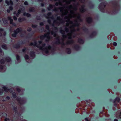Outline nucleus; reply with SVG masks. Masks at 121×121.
Wrapping results in <instances>:
<instances>
[{
  "instance_id": "4d7b16f0",
  "label": "nucleus",
  "mask_w": 121,
  "mask_h": 121,
  "mask_svg": "<svg viewBox=\"0 0 121 121\" xmlns=\"http://www.w3.org/2000/svg\"><path fill=\"white\" fill-rule=\"evenodd\" d=\"M25 5H28V3L27 1H25L24 3Z\"/></svg>"
},
{
  "instance_id": "aec40b11",
  "label": "nucleus",
  "mask_w": 121,
  "mask_h": 121,
  "mask_svg": "<svg viewBox=\"0 0 121 121\" xmlns=\"http://www.w3.org/2000/svg\"><path fill=\"white\" fill-rule=\"evenodd\" d=\"M23 15L24 16H26L28 17H31V15L28 13H23Z\"/></svg>"
},
{
  "instance_id": "423d86ee",
  "label": "nucleus",
  "mask_w": 121,
  "mask_h": 121,
  "mask_svg": "<svg viewBox=\"0 0 121 121\" xmlns=\"http://www.w3.org/2000/svg\"><path fill=\"white\" fill-rule=\"evenodd\" d=\"M19 43H20L21 44H24L23 42L22 41L20 42H19L15 43L13 46V47L16 49H18L20 48V44Z\"/></svg>"
},
{
  "instance_id": "8fccbe9b",
  "label": "nucleus",
  "mask_w": 121,
  "mask_h": 121,
  "mask_svg": "<svg viewBox=\"0 0 121 121\" xmlns=\"http://www.w3.org/2000/svg\"><path fill=\"white\" fill-rule=\"evenodd\" d=\"M65 30L66 32H68L69 31V29L68 28L65 27Z\"/></svg>"
},
{
  "instance_id": "4468645a",
  "label": "nucleus",
  "mask_w": 121,
  "mask_h": 121,
  "mask_svg": "<svg viewBox=\"0 0 121 121\" xmlns=\"http://www.w3.org/2000/svg\"><path fill=\"white\" fill-rule=\"evenodd\" d=\"M78 42L79 43L83 44L84 43V41L82 39L79 38L78 39Z\"/></svg>"
},
{
  "instance_id": "de8ad7c7",
  "label": "nucleus",
  "mask_w": 121,
  "mask_h": 121,
  "mask_svg": "<svg viewBox=\"0 0 121 121\" xmlns=\"http://www.w3.org/2000/svg\"><path fill=\"white\" fill-rule=\"evenodd\" d=\"M13 5H11L9 7V9L10 10H12L13 9Z\"/></svg>"
},
{
  "instance_id": "1a4fd4ad",
  "label": "nucleus",
  "mask_w": 121,
  "mask_h": 121,
  "mask_svg": "<svg viewBox=\"0 0 121 121\" xmlns=\"http://www.w3.org/2000/svg\"><path fill=\"white\" fill-rule=\"evenodd\" d=\"M86 21L89 24H90L92 22V18L91 17H88L86 18Z\"/></svg>"
},
{
  "instance_id": "39448f33",
  "label": "nucleus",
  "mask_w": 121,
  "mask_h": 121,
  "mask_svg": "<svg viewBox=\"0 0 121 121\" xmlns=\"http://www.w3.org/2000/svg\"><path fill=\"white\" fill-rule=\"evenodd\" d=\"M56 41L54 43L56 44H62V46H64L65 45V44L63 42L62 43L60 42V39L59 37H58L56 38Z\"/></svg>"
},
{
  "instance_id": "69168bd1",
  "label": "nucleus",
  "mask_w": 121,
  "mask_h": 121,
  "mask_svg": "<svg viewBox=\"0 0 121 121\" xmlns=\"http://www.w3.org/2000/svg\"><path fill=\"white\" fill-rule=\"evenodd\" d=\"M5 118L4 119L5 121H9L10 120V119L9 118H7L6 117H5Z\"/></svg>"
},
{
  "instance_id": "f3484780",
  "label": "nucleus",
  "mask_w": 121,
  "mask_h": 121,
  "mask_svg": "<svg viewBox=\"0 0 121 121\" xmlns=\"http://www.w3.org/2000/svg\"><path fill=\"white\" fill-rule=\"evenodd\" d=\"M75 23L74 24L73 26H72L73 27L74 26H77V27H78L79 25L80 24L77 21H75Z\"/></svg>"
},
{
  "instance_id": "c756f323",
  "label": "nucleus",
  "mask_w": 121,
  "mask_h": 121,
  "mask_svg": "<svg viewBox=\"0 0 121 121\" xmlns=\"http://www.w3.org/2000/svg\"><path fill=\"white\" fill-rule=\"evenodd\" d=\"M67 53L68 54H70L71 53V50L70 48H67L66 49Z\"/></svg>"
},
{
  "instance_id": "13d9d810",
  "label": "nucleus",
  "mask_w": 121,
  "mask_h": 121,
  "mask_svg": "<svg viewBox=\"0 0 121 121\" xmlns=\"http://www.w3.org/2000/svg\"><path fill=\"white\" fill-rule=\"evenodd\" d=\"M36 18V19L37 20H40L41 19L40 16H37Z\"/></svg>"
},
{
  "instance_id": "338daca9",
  "label": "nucleus",
  "mask_w": 121,
  "mask_h": 121,
  "mask_svg": "<svg viewBox=\"0 0 121 121\" xmlns=\"http://www.w3.org/2000/svg\"><path fill=\"white\" fill-rule=\"evenodd\" d=\"M113 45L114 46H116L117 45V43L116 42H114L113 43Z\"/></svg>"
},
{
  "instance_id": "6e6d98bb",
  "label": "nucleus",
  "mask_w": 121,
  "mask_h": 121,
  "mask_svg": "<svg viewBox=\"0 0 121 121\" xmlns=\"http://www.w3.org/2000/svg\"><path fill=\"white\" fill-rule=\"evenodd\" d=\"M59 9H60V11L61 12H62L63 10V7H60L59 8Z\"/></svg>"
},
{
  "instance_id": "b1692460",
  "label": "nucleus",
  "mask_w": 121,
  "mask_h": 121,
  "mask_svg": "<svg viewBox=\"0 0 121 121\" xmlns=\"http://www.w3.org/2000/svg\"><path fill=\"white\" fill-rule=\"evenodd\" d=\"M17 100L18 101V103L21 105L22 104V103L21 102V98L20 97H17Z\"/></svg>"
},
{
  "instance_id": "9d476101",
  "label": "nucleus",
  "mask_w": 121,
  "mask_h": 121,
  "mask_svg": "<svg viewBox=\"0 0 121 121\" xmlns=\"http://www.w3.org/2000/svg\"><path fill=\"white\" fill-rule=\"evenodd\" d=\"M20 9H19L17 11V13L20 14L21 13V10H25V7L23 6H20Z\"/></svg>"
},
{
  "instance_id": "4c0bfd02",
  "label": "nucleus",
  "mask_w": 121,
  "mask_h": 121,
  "mask_svg": "<svg viewBox=\"0 0 121 121\" xmlns=\"http://www.w3.org/2000/svg\"><path fill=\"white\" fill-rule=\"evenodd\" d=\"M5 60L4 59H1L0 60V63L1 64H4L5 62Z\"/></svg>"
},
{
  "instance_id": "f03ea898",
  "label": "nucleus",
  "mask_w": 121,
  "mask_h": 121,
  "mask_svg": "<svg viewBox=\"0 0 121 121\" xmlns=\"http://www.w3.org/2000/svg\"><path fill=\"white\" fill-rule=\"evenodd\" d=\"M49 32H48L46 34H44L43 35H41L40 37V39L41 40H43L45 38H47V39L46 40V41H48L50 39V37L49 35Z\"/></svg>"
},
{
  "instance_id": "a18cd8bd",
  "label": "nucleus",
  "mask_w": 121,
  "mask_h": 121,
  "mask_svg": "<svg viewBox=\"0 0 121 121\" xmlns=\"http://www.w3.org/2000/svg\"><path fill=\"white\" fill-rule=\"evenodd\" d=\"M37 25H36L32 24L31 27L32 28H35L37 27Z\"/></svg>"
},
{
  "instance_id": "79ce46f5",
  "label": "nucleus",
  "mask_w": 121,
  "mask_h": 121,
  "mask_svg": "<svg viewBox=\"0 0 121 121\" xmlns=\"http://www.w3.org/2000/svg\"><path fill=\"white\" fill-rule=\"evenodd\" d=\"M27 50V48L26 47H24L23 49H22V52L24 53H25L26 51Z\"/></svg>"
},
{
  "instance_id": "dca6fc26",
  "label": "nucleus",
  "mask_w": 121,
  "mask_h": 121,
  "mask_svg": "<svg viewBox=\"0 0 121 121\" xmlns=\"http://www.w3.org/2000/svg\"><path fill=\"white\" fill-rule=\"evenodd\" d=\"M30 12H34L35 11V9L34 7H31L30 8L29 10Z\"/></svg>"
},
{
  "instance_id": "412c9836",
  "label": "nucleus",
  "mask_w": 121,
  "mask_h": 121,
  "mask_svg": "<svg viewBox=\"0 0 121 121\" xmlns=\"http://www.w3.org/2000/svg\"><path fill=\"white\" fill-rule=\"evenodd\" d=\"M60 33L62 35H63V37H66V36L65 35V31L63 30H60Z\"/></svg>"
},
{
  "instance_id": "37998d69",
  "label": "nucleus",
  "mask_w": 121,
  "mask_h": 121,
  "mask_svg": "<svg viewBox=\"0 0 121 121\" xmlns=\"http://www.w3.org/2000/svg\"><path fill=\"white\" fill-rule=\"evenodd\" d=\"M46 30H47L49 31H50V29L49 28V27L48 25H47L46 26Z\"/></svg>"
},
{
  "instance_id": "0eeeda50",
  "label": "nucleus",
  "mask_w": 121,
  "mask_h": 121,
  "mask_svg": "<svg viewBox=\"0 0 121 121\" xmlns=\"http://www.w3.org/2000/svg\"><path fill=\"white\" fill-rule=\"evenodd\" d=\"M2 88L4 90V91L5 92H7L8 91H9L12 92L13 91V90L12 88H10L9 89L8 87L6 86H4L2 87Z\"/></svg>"
},
{
  "instance_id": "5701e85b",
  "label": "nucleus",
  "mask_w": 121,
  "mask_h": 121,
  "mask_svg": "<svg viewBox=\"0 0 121 121\" xmlns=\"http://www.w3.org/2000/svg\"><path fill=\"white\" fill-rule=\"evenodd\" d=\"M8 20L10 21V23L11 24H13V20L12 19V17L10 16H8Z\"/></svg>"
},
{
  "instance_id": "680f3d73",
  "label": "nucleus",
  "mask_w": 121,
  "mask_h": 121,
  "mask_svg": "<svg viewBox=\"0 0 121 121\" xmlns=\"http://www.w3.org/2000/svg\"><path fill=\"white\" fill-rule=\"evenodd\" d=\"M113 4L114 7H116L117 6V3L116 2L113 3Z\"/></svg>"
},
{
  "instance_id": "864d4df0",
  "label": "nucleus",
  "mask_w": 121,
  "mask_h": 121,
  "mask_svg": "<svg viewBox=\"0 0 121 121\" xmlns=\"http://www.w3.org/2000/svg\"><path fill=\"white\" fill-rule=\"evenodd\" d=\"M73 7V6L72 5H70L69 7H66V8L68 9H71Z\"/></svg>"
},
{
  "instance_id": "bb28decb",
  "label": "nucleus",
  "mask_w": 121,
  "mask_h": 121,
  "mask_svg": "<svg viewBox=\"0 0 121 121\" xmlns=\"http://www.w3.org/2000/svg\"><path fill=\"white\" fill-rule=\"evenodd\" d=\"M98 8L101 11H102L104 10V8L100 4Z\"/></svg>"
},
{
  "instance_id": "20e7f679",
  "label": "nucleus",
  "mask_w": 121,
  "mask_h": 121,
  "mask_svg": "<svg viewBox=\"0 0 121 121\" xmlns=\"http://www.w3.org/2000/svg\"><path fill=\"white\" fill-rule=\"evenodd\" d=\"M52 49L53 50H55L54 47H53L51 46L50 45H49L47 47V48L46 47L45 48H44V49L42 50L45 52L46 54H48L49 53V50L48 49Z\"/></svg>"
},
{
  "instance_id": "cd10ccee",
  "label": "nucleus",
  "mask_w": 121,
  "mask_h": 121,
  "mask_svg": "<svg viewBox=\"0 0 121 121\" xmlns=\"http://www.w3.org/2000/svg\"><path fill=\"white\" fill-rule=\"evenodd\" d=\"M74 43V41L73 40L68 41L66 43L67 44H73Z\"/></svg>"
},
{
  "instance_id": "f257e3e1",
  "label": "nucleus",
  "mask_w": 121,
  "mask_h": 121,
  "mask_svg": "<svg viewBox=\"0 0 121 121\" xmlns=\"http://www.w3.org/2000/svg\"><path fill=\"white\" fill-rule=\"evenodd\" d=\"M46 45L45 43H43L42 44V46H41L39 44H37V43L36 40H35L33 43H31L30 44V45L31 46H36L37 48L39 49L40 50H43L44 48H43L45 47Z\"/></svg>"
},
{
  "instance_id": "0e129e2a",
  "label": "nucleus",
  "mask_w": 121,
  "mask_h": 121,
  "mask_svg": "<svg viewBox=\"0 0 121 121\" xmlns=\"http://www.w3.org/2000/svg\"><path fill=\"white\" fill-rule=\"evenodd\" d=\"M4 68V66L3 65H0V69H3Z\"/></svg>"
},
{
  "instance_id": "5fc2aeb1",
  "label": "nucleus",
  "mask_w": 121,
  "mask_h": 121,
  "mask_svg": "<svg viewBox=\"0 0 121 121\" xmlns=\"http://www.w3.org/2000/svg\"><path fill=\"white\" fill-rule=\"evenodd\" d=\"M32 30V29L30 27H29L27 29V31L28 32H30Z\"/></svg>"
},
{
  "instance_id": "774afa93",
  "label": "nucleus",
  "mask_w": 121,
  "mask_h": 121,
  "mask_svg": "<svg viewBox=\"0 0 121 121\" xmlns=\"http://www.w3.org/2000/svg\"><path fill=\"white\" fill-rule=\"evenodd\" d=\"M17 91L19 92H20L21 91L20 89L19 88H17Z\"/></svg>"
},
{
  "instance_id": "a878e982",
  "label": "nucleus",
  "mask_w": 121,
  "mask_h": 121,
  "mask_svg": "<svg viewBox=\"0 0 121 121\" xmlns=\"http://www.w3.org/2000/svg\"><path fill=\"white\" fill-rule=\"evenodd\" d=\"M100 4L104 8L106 6V2L105 1L102 2Z\"/></svg>"
},
{
  "instance_id": "a19ab883",
  "label": "nucleus",
  "mask_w": 121,
  "mask_h": 121,
  "mask_svg": "<svg viewBox=\"0 0 121 121\" xmlns=\"http://www.w3.org/2000/svg\"><path fill=\"white\" fill-rule=\"evenodd\" d=\"M24 58L26 60H28L29 59V57L28 55L26 54L24 56Z\"/></svg>"
},
{
  "instance_id": "72a5a7b5",
  "label": "nucleus",
  "mask_w": 121,
  "mask_h": 121,
  "mask_svg": "<svg viewBox=\"0 0 121 121\" xmlns=\"http://www.w3.org/2000/svg\"><path fill=\"white\" fill-rule=\"evenodd\" d=\"M83 31L85 32L88 33V29L85 27H83L82 28Z\"/></svg>"
},
{
  "instance_id": "6e6552de",
  "label": "nucleus",
  "mask_w": 121,
  "mask_h": 121,
  "mask_svg": "<svg viewBox=\"0 0 121 121\" xmlns=\"http://www.w3.org/2000/svg\"><path fill=\"white\" fill-rule=\"evenodd\" d=\"M52 14V13L51 12H49L47 13V15L46 14H44V16L47 19H48L49 18L52 19L53 18V16H52V17H50L51 16Z\"/></svg>"
},
{
  "instance_id": "4be33fe9",
  "label": "nucleus",
  "mask_w": 121,
  "mask_h": 121,
  "mask_svg": "<svg viewBox=\"0 0 121 121\" xmlns=\"http://www.w3.org/2000/svg\"><path fill=\"white\" fill-rule=\"evenodd\" d=\"M30 56L32 57H34L35 56V52L33 51H31L30 53Z\"/></svg>"
},
{
  "instance_id": "bf43d9fd",
  "label": "nucleus",
  "mask_w": 121,
  "mask_h": 121,
  "mask_svg": "<svg viewBox=\"0 0 121 121\" xmlns=\"http://www.w3.org/2000/svg\"><path fill=\"white\" fill-rule=\"evenodd\" d=\"M48 19V20L47 21L48 22L49 24H51V21L50 19H49V18Z\"/></svg>"
},
{
  "instance_id": "2eb2a0df",
  "label": "nucleus",
  "mask_w": 121,
  "mask_h": 121,
  "mask_svg": "<svg viewBox=\"0 0 121 121\" xmlns=\"http://www.w3.org/2000/svg\"><path fill=\"white\" fill-rule=\"evenodd\" d=\"M75 50L76 51L78 50L80 48L79 46L78 45L76 44L75 45L74 47Z\"/></svg>"
},
{
  "instance_id": "49530a36",
  "label": "nucleus",
  "mask_w": 121,
  "mask_h": 121,
  "mask_svg": "<svg viewBox=\"0 0 121 121\" xmlns=\"http://www.w3.org/2000/svg\"><path fill=\"white\" fill-rule=\"evenodd\" d=\"M55 6V5H54L50 4L49 5V8L51 9L53 8V7Z\"/></svg>"
},
{
  "instance_id": "a211bd4d",
  "label": "nucleus",
  "mask_w": 121,
  "mask_h": 121,
  "mask_svg": "<svg viewBox=\"0 0 121 121\" xmlns=\"http://www.w3.org/2000/svg\"><path fill=\"white\" fill-rule=\"evenodd\" d=\"M85 6L83 5L82 7V8L81 9H80V11L82 13H84L85 12L86 10V9L84 8Z\"/></svg>"
},
{
  "instance_id": "603ef678",
  "label": "nucleus",
  "mask_w": 121,
  "mask_h": 121,
  "mask_svg": "<svg viewBox=\"0 0 121 121\" xmlns=\"http://www.w3.org/2000/svg\"><path fill=\"white\" fill-rule=\"evenodd\" d=\"M78 16L77 18L78 19V20H79V19H80L81 18V15L80 14L78 13Z\"/></svg>"
},
{
  "instance_id": "e433bc0d",
  "label": "nucleus",
  "mask_w": 121,
  "mask_h": 121,
  "mask_svg": "<svg viewBox=\"0 0 121 121\" xmlns=\"http://www.w3.org/2000/svg\"><path fill=\"white\" fill-rule=\"evenodd\" d=\"M1 116H2V117H7V114L5 112H3Z\"/></svg>"
},
{
  "instance_id": "6ab92c4d",
  "label": "nucleus",
  "mask_w": 121,
  "mask_h": 121,
  "mask_svg": "<svg viewBox=\"0 0 121 121\" xmlns=\"http://www.w3.org/2000/svg\"><path fill=\"white\" fill-rule=\"evenodd\" d=\"M13 111L15 113H17L18 112L17 107V106H13Z\"/></svg>"
},
{
  "instance_id": "ea45409f",
  "label": "nucleus",
  "mask_w": 121,
  "mask_h": 121,
  "mask_svg": "<svg viewBox=\"0 0 121 121\" xmlns=\"http://www.w3.org/2000/svg\"><path fill=\"white\" fill-rule=\"evenodd\" d=\"M12 96L14 98H16L17 97L16 94L14 92L12 93Z\"/></svg>"
},
{
  "instance_id": "9b49d317",
  "label": "nucleus",
  "mask_w": 121,
  "mask_h": 121,
  "mask_svg": "<svg viewBox=\"0 0 121 121\" xmlns=\"http://www.w3.org/2000/svg\"><path fill=\"white\" fill-rule=\"evenodd\" d=\"M5 2L8 5H9L10 4L11 5H13V2L11 0H10L9 1L8 0H5Z\"/></svg>"
},
{
  "instance_id": "c85d7f7f",
  "label": "nucleus",
  "mask_w": 121,
  "mask_h": 121,
  "mask_svg": "<svg viewBox=\"0 0 121 121\" xmlns=\"http://www.w3.org/2000/svg\"><path fill=\"white\" fill-rule=\"evenodd\" d=\"M5 60L7 62H9L11 60V58L9 57L8 56L5 58Z\"/></svg>"
},
{
  "instance_id": "09e8293b",
  "label": "nucleus",
  "mask_w": 121,
  "mask_h": 121,
  "mask_svg": "<svg viewBox=\"0 0 121 121\" xmlns=\"http://www.w3.org/2000/svg\"><path fill=\"white\" fill-rule=\"evenodd\" d=\"M4 92V91L3 89H0V95H2Z\"/></svg>"
},
{
  "instance_id": "7c9ffc66",
  "label": "nucleus",
  "mask_w": 121,
  "mask_h": 121,
  "mask_svg": "<svg viewBox=\"0 0 121 121\" xmlns=\"http://www.w3.org/2000/svg\"><path fill=\"white\" fill-rule=\"evenodd\" d=\"M51 34L52 35H53V36L54 37H56L57 35V34L56 33V32H54L53 31H52L51 32Z\"/></svg>"
},
{
  "instance_id": "2f4dec72",
  "label": "nucleus",
  "mask_w": 121,
  "mask_h": 121,
  "mask_svg": "<svg viewBox=\"0 0 121 121\" xmlns=\"http://www.w3.org/2000/svg\"><path fill=\"white\" fill-rule=\"evenodd\" d=\"M89 5H90V8L91 9H92L94 8V4H92L91 2H90V3Z\"/></svg>"
},
{
  "instance_id": "c9c22d12",
  "label": "nucleus",
  "mask_w": 121,
  "mask_h": 121,
  "mask_svg": "<svg viewBox=\"0 0 121 121\" xmlns=\"http://www.w3.org/2000/svg\"><path fill=\"white\" fill-rule=\"evenodd\" d=\"M39 31L40 32L42 33L43 31L45 32H46V30H44L43 27H42L40 29Z\"/></svg>"
},
{
  "instance_id": "3c124183",
  "label": "nucleus",
  "mask_w": 121,
  "mask_h": 121,
  "mask_svg": "<svg viewBox=\"0 0 121 121\" xmlns=\"http://www.w3.org/2000/svg\"><path fill=\"white\" fill-rule=\"evenodd\" d=\"M16 59L17 61H19L20 60V56L18 55H17L16 56Z\"/></svg>"
},
{
  "instance_id": "f8f14e48",
  "label": "nucleus",
  "mask_w": 121,
  "mask_h": 121,
  "mask_svg": "<svg viewBox=\"0 0 121 121\" xmlns=\"http://www.w3.org/2000/svg\"><path fill=\"white\" fill-rule=\"evenodd\" d=\"M96 34V32L95 31H93L89 36V37L91 38H92L95 36Z\"/></svg>"
},
{
  "instance_id": "473e14b6",
  "label": "nucleus",
  "mask_w": 121,
  "mask_h": 121,
  "mask_svg": "<svg viewBox=\"0 0 121 121\" xmlns=\"http://www.w3.org/2000/svg\"><path fill=\"white\" fill-rule=\"evenodd\" d=\"M4 23V24H8V21L6 18L3 20Z\"/></svg>"
},
{
  "instance_id": "58836bf2",
  "label": "nucleus",
  "mask_w": 121,
  "mask_h": 121,
  "mask_svg": "<svg viewBox=\"0 0 121 121\" xmlns=\"http://www.w3.org/2000/svg\"><path fill=\"white\" fill-rule=\"evenodd\" d=\"M34 33H33L32 34L31 33H29L28 34L27 37L28 38H30L31 36H32L34 34Z\"/></svg>"
},
{
  "instance_id": "7ed1b4c3",
  "label": "nucleus",
  "mask_w": 121,
  "mask_h": 121,
  "mask_svg": "<svg viewBox=\"0 0 121 121\" xmlns=\"http://www.w3.org/2000/svg\"><path fill=\"white\" fill-rule=\"evenodd\" d=\"M22 29L21 28H17L13 31V33L11 35L12 36L14 37H16L17 35L19 32H21Z\"/></svg>"
},
{
  "instance_id": "393cba45",
  "label": "nucleus",
  "mask_w": 121,
  "mask_h": 121,
  "mask_svg": "<svg viewBox=\"0 0 121 121\" xmlns=\"http://www.w3.org/2000/svg\"><path fill=\"white\" fill-rule=\"evenodd\" d=\"M26 20V18L25 17H19L18 19V21L19 22H22L25 21Z\"/></svg>"
},
{
  "instance_id": "052dcab7",
  "label": "nucleus",
  "mask_w": 121,
  "mask_h": 121,
  "mask_svg": "<svg viewBox=\"0 0 121 121\" xmlns=\"http://www.w3.org/2000/svg\"><path fill=\"white\" fill-rule=\"evenodd\" d=\"M13 18L14 20L15 21H16L17 19V17L15 16H13Z\"/></svg>"
},
{
  "instance_id": "c03bdc74",
  "label": "nucleus",
  "mask_w": 121,
  "mask_h": 121,
  "mask_svg": "<svg viewBox=\"0 0 121 121\" xmlns=\"http://www.w3.org/2000/svg\"><path fill=\"white\" fill-rule=\"evenodd\" d=\"M52 26L54 27V30H58V28L57 27H55V26L54 25V24H52Z\"/></svg>"
},
{
  "instance_id": "ddd939ff",
  "label": "nucleus",
  "mask_w": 121,
  "mask_h": 121,
  "mask_svg": "<svg viewBox=\"0 0 121 121\" xmlns=\"http://www.w3.org/2000/svg\"><path fill=\"white\" fill-rule=\"evenodd\" d=\"M121 100L120 98L119 97H117L113 101V103H116V102L118 103H119Z\"/></svg>"
},
{
  "instance_id": "e2e57ef3",
  "label": "nucleus",
  "mask_w": 121,
  "mask_h": 121,
  "mask_svg": "<svg viewBox=\"0 0 121 121\" xmlns=\"http://www.w3.org/2000/svg\"><path fill=\"white\" fill-rule=\"evenodd\" d=\"M44 24V23H43V22H40V23H39V25H40V26H43Z\"/></svg>"
},
{
  "instance_id": "f704fd0d",
  "label": "nucleus",
  "mask_w": 121,
  "mask_h": 121,
  "mask_svg": "<svg viewBox=\"0 0 121 121\" xmlns=\"http://www.w3.org/2000/svg\"><path fill=\"white\" fill-rule=\"evenodd\" d=\"M1 47L3 49L5 50H7V46L5 44L2 45Z\"/></svg>"
}]
</instances>
